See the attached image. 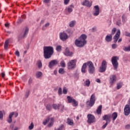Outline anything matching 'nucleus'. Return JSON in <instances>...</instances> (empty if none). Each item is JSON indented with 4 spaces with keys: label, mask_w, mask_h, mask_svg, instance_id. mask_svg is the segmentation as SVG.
Instances as JSON below:
<instances>
[{
    "label": "nucleus",
    "mask_w": 130,
    "mask_h": 130,
    "mask_svg": "<svg viewBox=\"0 0 130 130\" xmlns=\"http://www.w3.org/2000/svg\"><path fill=\"white\" fill-rule=\"evenodd\" d=\"M87 35H82L78 39H76L75 42V44L77 47H83L87 43Z\"/></svg>",
    "instance_id": "f257e3e1"
},
{
    "label": "nucleus",
    "mask_w": 130,
    "mask_h": 130,
    "mask_svg": "<svg viewBox=\"0 0 130 130\" xmlns=\"http://www.w3.org/2000/svg\"><path fill=\"white\" fill-rule=\"evenodd\" d=\"M54 51L53 50V47L51 46H45L44 47V57L45 59H49L50 58Z\"/></svg>",
    "instance_id": "f03ea898"
},
{
    "label": "nucleus",
    "mask_w": 130,
    "mask_h": 130,
    "mask_svg": "<svg viewBox=\"0 0 130 130\" xmlns=\"http://www.w3.org/2000/svg\"><path fill=\"white\" fill-rule=\"evenodd\" d=\"M96 99L95 98V94H92L90 98V100L86 102V105L88 107H92L95 104Z\"/></svg>",
    "instance_id": "7ed1b4c3"
},
{
    "label": "nucleus",
    "mask_w": 130,
    "mask_h": 130,
    "mask_svg": "<svg viewBox=\"0 0 130 130\" xmlns=\"http://www.w3.org/2000/svg\"><path fill=\"white\" fill-rule=\"evenodd\" d=\"M87 67H88V72L90 74H94L95 73V67L94 64L91 61L87 62Z\"/></svg>",
    "instance_id": "20e7f679"
},
{
    "label": "nucleus",
    "mask_w": 130,
    "mask_h": 130,
    "mask_svg": "<svg viewBox=\"0 0 130 130\" xmlns=\"http://www.w3.org/2000/svg\"><path fill=\"white\" fill-rule=\"evenodd\" d=\"M118 59V57L117 56H113L112 58L111 61L115 70H117L118 68V62L117 61Z\"/></svg>",
    "instance_id": "39448f33"
},
{
    "label": "nucleus",
    "mask_w": 130,
    "mask_h": 130,
    "mask_svg": "<svg viewBox=\"0 0 130 130\" xmlns=\"http://www.w3.org/2000/svg\"><path fill=\"white\" fill-rule=\"evenodd\" d=\"M77 60H72L68 63V70H73L76 68Z\"/></svg>",
    "instance_id": "423d86ee"
},
{
    "label": "nucleus",
    "mask_w": 130,
    "mask_h": 130,
    "mask_svg": "<svg viewBox=\"0 0 130 130\" xmlns=\"http://www.w3.org/2000/svg\"><path fill=\"white\" fill-rule=\"evenodd\" d=\"M107 68V62L105 60H103L102 63V66L100 67L99 72L100 73H104L106 71V68Z\"/></svg>",
    "instance_id": "0eeeda50"
},
{
    "label": "nucleus",
    "mask_w": 130,
    "mask_h": 130,
    "mask_svg": "<svg viewBox=\"0 0 130 130\" xmlns=\"http://www.w3.org/2000/svg\"><path fill=\"white\" fill-rule=\"evenodd\" d=\"M59 37L60 40H62V41H66L67 39L69 38V37L68 36V34L64 32H62L59 34Z\"/></svg>",
    "instance_id": "6e6552de"
},
{
    "label": "nucleus",
    "mask_w": 130,
    "mask_h": 130,
    "mask_svg": "<svg viewBox=\"0 0 130 130\" xmlns=\"http://www.w3.org/2000/svg\"><path fill=\"white\" fill-rule=\"evenodd\" d=\"M87 122L89 123H93V122H95V117L94 115L92 114H88L87 115Z\"/></svg>",
    "instance_id": "1a4fd4ad"
},
{
    "label": "nucleus",
    "mask_w": 130,
    "mask_h": 130,
    "mask_svg": "<svg viewBox=\"0 0 130 130\" xmlns=\"http://www.w3.org/2000/svg\"><path fill=\"white\" fill-rule=\"evenodd\" d=\"M56 64H58V61L57 60H52L49 62L48 67L50 69H51Z\"/></svg>",
    "instance_id": "9d476101"
},
{
    "label": "nucleus",
    "mask_w": 130,
    "mask_h": 130,
    "mask_svg": "<svg viewBox=\"0 0 130 130\" xmlns=\"http://www.w3.org/2000/svg\"><path fill=\"white\" fill-rule=\"evenodd\" d=\"M100 12V9L99 8V6L96 5L94 7V11H93V16H98Z\"/></svg>",
    "instance_id": "9b49d317"
},
{
    "label": "nucleus",
    "mask_w": 130,
    "mask_h": 130,
    "mask_svg": "<svg viewBox=\"0 0 130 130\" xmlns=\"http://www.w3.org/2000/svg\"><path fill=\"white\" fill-rule=\"evenodd\" d=\"M120 36V30L118 29L115 36L113 38L114 43H116V42H117V40L119 39Z\"/></svg>",
    "instance_id": "f8f14e48"
},
{
    "label": "nucleus",
    "mask_w": 130,
    "mask_h": 130,
    "mask_svg": "<svg viewBox=\"0 0 130 130\" xmlns=\"http://www.w3.org/2000/svg\"><path fill=\"white\" fill-rule=\"evenodd\" d=\"M28 32H29V28L27 27H25L21 33V35L23 38H25V37L27 36V34H28Z\"/></svg>",
    "instance_id": "ddd939ff"
},
{
    "label": "nucleus",
    "mask_w": 130,
    "mask_h": 130,
    "mask_svg": "<svg viewBox=\"0 0 130 130\" xmlns=\"http://www.w3.org/2000/svg\"><path fill=\"white\" fill-rule=\"evenodd\" d=\"M110 118H111V115H105L103 117V120H106V122H110Z\"/></svg>",
    "instance_id": "4468645a"
},
{
    "label": "nucleus",
    "mask_w": 130,
    "mask_h": 130,
    "mask_svg": "<svg viewBox=\"0 0 130 130\" xmlns=\"http://www.w3.org/2000/svg\"><path fill=\"white\" fill-rule=\"evenodd\" d=\"M82 6H85V7H88V8H90L92 6V3H90L88 0H85L82 3Z\"/></svg>",
    "instance_id": "2eb2a0df"
},
{
    "label": "nucleus",
    "mask_w": 130,
    "mask_h": 130,
    "mask_svg": "<svg viewBox=\"0 0 130 130\" xmlns=\"http://www.w3.org/2000/svg\"><path fill=\"white\" fill-rule=\"evenodd\" d=\"M87 62L86 63H84L81 69V72L82 73H83V74H85V73H86V69H87Z\"/></svg>",
    "instance_id": "dca6fc26"
},
{
    "label": "nucleus",
    "mask_w": 130,
    "mask_h": 130,
    "mask_svg": "<svg viewBox=\"0 0 130 130\" xmlns=\"http://www.w3.org/2000/svg\"><path fill=\"white\" fill-rule=\"evenodd\" d=\"M14 114H15V113L14 112L10 113L9 116V118L7 120L8 122H9V123H11V122L13 121V120L12 119V117H13V115H14Z\"/></svg>",
    "instance_id": "f3484780"
},
{
    "label": "nucleus",
    "mask_w": 130,
    "mask_h": 130,
    "mask_svg": "<svg viewBox=\"0 0 130 130\" xmlns=\"http://www.w3.org/2000/svg\"><path fill=\"white\" fill-rule=\"evenodd\" d=\"M75 8L73 5H71L70 6H69L67 8L68 13H72L73 12V9Z\"/></svg>",
    "instance_id": "a211bd4d"
},
{
    "label": "nucleus",
    "mask_w": 130,
    "mask_h": 130,
    "mask_svg": "<svg viewBox=\"0 0 130 130\" xmlns=\"http://www.w3.org/2000/svg\"><path fill=\"white\" fill-rule=\"evenodd\" d=\"M67 100H68V103H72V102H74L75 99L73 97H71L70 96H68Z\"/></svg>",
    "instance_id": "6ab92c4d"
},
{
    "label": "nucleus",
    "mask_w": 130,
    "mask_h": 130,
    "mask_svg": "<svg viewBox=\"0 0 130 130\" xmlns=\"http://www.w3.org/2000/svg\"><path fill=\"white\" fill-rule=\"evenodd\" d=\"M102 111V105H100L98 107V109L96 110V113L98 114H101Z\"/></svg>",
    "instance_id": "aec40b11"
},
{
    "label": "nucleus",
    "mask_w": 130,
    "mask_h": 130,
    "mask_svg": "<svg viewBox=\"0 0 130 130\" xmlns=\"http://www.w3.org/2000/svg\"><path fill=\"white\" fill-rule=\"evenodd\" d=\"M106 40L107 42H110V41L112 40V36H111V35H110V36H107L106 37Z\"/></svg>",
    "instance_id": "412c9836"
},
{
    "label": "nucleus",
    "mask_w": 130,
    "mask_h": 130,
    "mask_svg": "<svg viewBox=\"0 0 130 130\" xmlns=\"http://www.w3.org/2000/svg\"><path fill=\"white\" fill-rule=\"evenodd\" d=\"M110 83L112 84L114 82L116 81V76H115V75H112V77L110 78Z\"/></svg>",
    "instance_id": "4be33fe9"
},
{
    "label": "nucleus",
    "mask_w": 130,
    "mask_h": 130,
    "mask_svg": "<svg viewBox=\"0 0 130 130\" xmlns=\"http://www.w3.org/2000/svg\"><path fill=\"white\" fill-rule=\"evenodd\" d=\"M36 64L39 69L42 68V62H41V60L37 61Z\"/></svg>",
    "instance_id": "5701e85b"
},
{
    "label": "nucleus",
    "mask_w": 130,
    "mask_h": 130,
    "mask_svg": "<svg viewBox=\"0 0 130 130\" xmlns=\"http://www.w3.org/2000/svg\"><path fill=\"white\" fill-rule=\"evenodd\" d=\"M64 54L67 56H71V55H72L73 54V53L70 52V51L69 50L66 49V51L64 52Z\"/></svg>",
    "instance_id": "b1692460"
},
{
    "label": "nucleus",
    "mask_w": 130,
    "mask_h": 130,
    "mask_svg": "<svg viewBox=\"0 0 130 130\" xmlns=\"http://www.w3.org/2000/svg\"><path fill=\"white\" fill-rule=\"evenodd\" d=\"M112 117L113 118V121H114V120H115L116 119V118H117V113L116 112H114L112 114Z\"/></svg>",
    "instance_id": "393cba45"
},
{
    "label": "nucleus",
    "mask_w": 130,
    "mask_h": 130,
    "mask_svg": "<svg viewBox=\"0 0 130 130\" xmlns=\"http://www.w3.org/2000/svg\"><path fill=\"white\" fill-rule=\"evenodd\" d=\"M60 106H61V105L60 104L56 105V104H54L53 105V108L55 110L59 109V107H60Z\"/></svg>",
    "instance_id": "a878e982"
},
{
    "label": "nucleus",
    "mask_w": 130,
    "mask_h": 130,
    "mask_svg": "<svg viewBox=\"0 0 130 130\" xmlns=\"http://www.w3.org/2000/svg\"><path fill=\"white\" fill-rule=\"evenodd\" d=\"M54 120V119L53 118H51L50 119V122L48 124V126L49 127H51L53 125V121Z\"/></svg>",
    "instance_id": "bb28decb"
},
{
    "label": "nucleus",
    "mask_w": 130,
    "mask_h": 130,
    "mask_svg": "<svg viewBox=\"0 0 130 130\" xmlns=\"http://www.w3.org/2000/svg\"><path fill=\"white\" fill-rule=\"evenodd\" d=\"M67 123L69 124V125H73V124H74V122L72 119L68 118L67 119Z\"/></svg>",
    "instance_id": "cd10ccee"
},
{
    "label": "nucleus",
    "mask_w": 130,
    "mask_h": 130,
    "mask_svg": "<svg viewBox=\"0 0 130 130\" xmlns=\"http://www.w3.org/2000/svg\"><path fill=\"white\" fill-rule=\"evenodd\" d=\"M9 47V40L6 41L4 45V48L6 50H7L8 48Z\"/></svg>",
    "instance_id": "c85d7f7f"
},
{
    "label": "nucleus",
    "mask_w": 130,
    "mask_h": 130,
    "mask_svg": "<svg viewBox=\"0 0 130 130\" xmlns=\"http://www.w3.org/2000/svg\"><path fill=\"white\" fill-rule=\"evenodd\" d=\"M36 76L37 78H39L42 76V72L38 71L36 73Z\"/></svg>",
    "instance_id": "c756f323"
},
{
    "label": "nucleus",
    "mask_w": 130,
    "mask_h": 130,
    "mask_svg": "<svg viewBox=\"0 0 130 130\" xmlns=\"http://www.w3.org/2000/svg\"><path fill=\"white\" fill-rule=\"evenodd\" d=\"M72 103L73 106H74V107H77V106L79 105V103L78 102V101H77L75 100Z\"/></svg>",
    "instance_id": "7c9ffc66"
},
{
    "label": "nucleus",
    "mask_w": 130,
    "mask_h": 130,
    "mask_svg": "<svg viewBox=\"0 0 130 130\" xmlns=\"http://www.w3.org/2000/svg\"><path fill=\"white\" fill-rule=\"evenodd\" d=\"M123 50H124V51H130V46H128V47H123Z\"/></svg>",
    "instance_id": "2f4dec72"
},
{
    "label": "nucleus",
    "mask_w": 130,
    "mask_h": 130,
    "mask_svg": "<svg viewBox=\"0 0 130 130\" xmlns=\"http://www.w3.org/2000/svg\"><path fill=\"white\" fill-rule=\"evenodd\" d=\"M84 86H86V87H89L90 86V80L89 79H87L84 82Z\"/></svg>",
    "instance_id": "473e14b6"
},
{
    "label": "nucleus",
    "mask_w": 130,
    "mask_h": 130,
    "mask_svg": "<svg viewBox=\"0 0 130 130\" xmlns=\"http://www.w3.org/2000/svg\"><path fill=\"white\" fill-rule=\"evenodd\" d=\"M59 74H60L61 75H63L66 72L64 71V70L62 68H60L58 70Z\"/></svg>",
    "instance_id": "72a5a7b5"
},
{
    "label": "nucleus",
    "mask_w": 130,
    "mask_h": 130,
    "mask_svg": "<svg viewBox=\"0 0 130 130\" xmlns=\"http://www.w3.org/2000/svg\"><path fill=\"white\" fill-rule=\"evenodd\" d=\"M50 119V118L48 117L45 121H43V124H44V125H46V124H47V123L48 122V121H49V120Z\"/></svg>",
    "instance_id": "f704fd0d"
},
{
    "label": "nucleus",
    "mask_w": 130,
    "mask_h": 130,
    "mask_svg": "<svg viewBox=\"0 0 130 130\" xmlns=\"http://www.w3.org/2000/svg\"><path fill=\"white\" fill-rule=\"evenodd\" d=\"M122 87V83L120 82L119 83L117 84V89L119 90V89H120Z\"/></svg>",
    "instance_id": "c9c22d12"
},
{
    "label": "nucleus",
    "mask_w": 130,
    "mask_h": 130,
    "mask_svg": "<svg viewBox=\"0 0 130 130\" xmlns=\"http://www.w3.org/2000/svg\"><path fill=\"white\" fill-rule=\"evenodd\" d=\"M32 128H34V123L31 122L30 125L28 126V129L32 130Z\"/></svg>",
    "instance_id": "e433bc0d"
},
{
    "label": "nucleus",
    "mask_w": 130,
    "mask_h": 130,
    "mask_svg": "<svg viewBox=\"0 0 130 130\" xmlns=\"http://www.w3.org/2000/svg\"><path fill=\"white\" fill-rule=\"evenodd\" d=\"M49 25H50V23H49V22H47V23H46L45 25L42 27V30H45V27H48Z\"/></svg>",
    "instance_id": "4c0bfd02"
},
{
    "label": "nucleus",
    "mask_w": 130,
    "mask_h": 130,
    "mask_svg": "<svg viewBox=\"0 0 130 130\" xmlns=\"http://www.w3.org/2000/svg\"><path fill=\"white\" fill-rule=\"evenodd\" d=\"M126 20V17H125V15H123L122 16V22H123V23H125Z\"/></svg>",
    "instance_id": "58836bf2"
},
{
    "label": "nucleus",
    "mask_w": 130,
    "mask_h": 130,
    "mask_svg": "<svg viewBox=\"0 0 130 130\" xmlns=\"http://www.w3.org/2000/svg\"><path fill=\"white\" fill-rule=\"evenodd\" d=\"M46 108L47 110L50 111L51 110V105H47L46 107Z\"/></svg>",
    "instance_id": "ea45409f"
},
{
    "label": "nucleus",
    "mask_w": 130,
    "mask_h": 130,
    "mask_svg": "<svg viewBox=\"0 0 130 130\" xmlns=\"http://www.w3.org/2000/svg\"><path fill=\"white\" fill-rule=\"evenodd\" d=\"M116 32V28H113L112 29V32L111 34V35L112 36L114 34H115Z\"/></svg>",
    "instance_id": "a19ab883"
},
{
    "label": "nucleus",
    "mask_w": 130,
    "mask_h": 130,
    "mask_svg": "<svg viewBox=\"0 0 130 130\" xmlns=\"http://www.w3.org/2000/svg\"><path fill=\"white\" fill-rule=\"evenodd\" d=\"M60 64L62 68H66V63L64 62V61H61Z\"/></svg>",
    "instance_id": "79ce46f5"
},
{
    "label": "nucleus",
    "mask_w": 130,
    "mask_h": 130,
    "mask_svg": "<svg viewBox=\"0 0 130 130\" xmlns=\"http://www.w3.org/2000/svg\"><path fill=\"white\" fill-rule=\"evenodd\" d=\"M69 26H70V27H74L75 26V21H72L70 22V23L69 24Z\"/></svg>",
    "instance_id": "37998d69"
},
{
    "label": "nucleus",
    "mask_w": 130,
    "mask_h": 130,
    "mask_svg": "<svg viewBox=\"0 0 130 130\" xmlns=\"http://www.w3.org/2000/svg\"><path fill=\"white\" fill-rule=\"evenodd\" d=\"M3 118H4V114L2 111H0V120H3Z\"/></svg>",
    "instance_id": "c03bdc74"
},
{
    "label": "nucleus",
    "mask_w": 130,
    "mask_h": 130,
    "mask_svg": "<svg viewBox=\"0 0 130 130\" xmlns=\"http://www.w3.org/2000/svg\"><path fill=\"white\" fill-rule=\"evenodd\" d=\"M62 92L63 94H67L68 93V89H67V87H63Z\"/></svg>",
    "instance_id": "a18cd8bd"
},
{
    "label": "nucleus",
    "mask_w": 130,
    "mask_h": 130,
    "mask_svg": "<svg viewBox=\"0 0 130 130\" xmlns=\"http://www.w3.org/2000/svg\"><path fill=\"white\" fill-rule=\"evenodd\" d=\"M56 49L57 51H60L61 50V46H57Z\"/></svg>",
    "instance_id": "49530a36"
},
{
    "label": "nucleus",
    "mask_w": 130,
    "mask_h": 130,
    "mask_svg": "<svg viewBox=\"0 0 130 130\" xmlns=\"http://www.w3.org/2000/svg\"><path fill=\"white\" fill-rule=\"evenodd\" d=\"M58 93L59 94V95H61L62 94V89H61V87L59 88Z\"/></svg>",
    "instance_id": "de8ad7c7"
},
{
    "label": "nucleus",
    "mask_w": 130,
    "mask_h": 130,
    "mask_svg": "<svg viewBox=\"0 0 130 130\" xmlns=\"http://www.w3.org/2000/svg\"><path fill=\"white\" fill-rule=\"evenodd\" d=\"M29 91H26L25 94V98L26 99L28 98V97H29Z\"/></svg>",
    "instance_id": "09e8293b"
},
{
    "label": "nucleus",
    "mask_w": 130,
    "mask_h": 130,
    "mask_svg": "<svg viewBox=\"0 0 130 130\" xmlns=\"http://www.w3.org/2000/svg\"><path fill=\"white\" fill-rule=\"evenodd\" d=\"M117 47V45L115 44H113L112 45V48H113V49H115V48H116Z\"/></svg>",
    "instance_id": "8fccbe9b"
},
{
    "label": "nucleus",
    "mask_w": 130,
    "mask_h": 130,
    "mask_svg": "<svg viewBox=\"0 0 130 130\" xmlns=\"http://www.w3.org/2000/svg\"><path fill=\"white\" fill-rule=\"evenodd\" d=\"M15 54L18 57L20 56V52L18 50L15 52Z\"/></svg>",
    "instance_id": "3c124183"
},
{
    "label": "nucleus",
    "mask_w": 130,
    "mask_h": 130,
    "mask_svg": "<svg viewBox=\"0 0 130 130\" xmlns=\"http://www.w3.org/2000/svg\"><path fill=\"white\" fill-rule=\"evenodd\" d=\"M116 24L118 26H120L121 25V22L120 21V20H119L117 21Z\"/></svg>",
    "instance_id": "603ef678"
},
{
    "label": "nucleus",
    "mask_w": 130,
    "mask_h": 130,
    "mask_svg": "<svg viewBox=\"0 0 130 130\" xmlns=\"http://www.w3.org/2000/svg\"><path fill=\"white\" fill-rule=\"evenodd\" d=\"M70 3V0H64V4L67 5Z\"/></svg>",
    "instance_id": "864d4df0"
},
{
    "label": "nucleus",
    "mask_w": 130,
    "mask_h": 130,
    "mask_svg": "<svg viewBox=\"0 0 130 130\" xmlns=\"http://www.w3.org/2000/svg\"><path fill=\"white\" fill-rule=\"evenodd\" d=\"M63 126V125H61L60 126H59L57 129L55 128L54 130H61L62 129V127Z\"/></svg>",
    "instance_id": "5fc2aeb1"
},
{
    "label": "nucleus",
    "mask_w": 130,
    "mask_h": 130,
    "mask_svg": "<svg viewBox=\"0 0 130 130\" xmlns=\"http://www.w3.org/2000/svg\"><path fill=\"white\" fill-rule=\"evenodd\" d=\"M23 21H24V20L23 19H19L18 20V21H17V23H18V24H21L22 22H23Z\"/></svg>",
    "instance_id": "6e6d98bb"
},
{
    "label": "nucleus",
    "mask_w": 130,
    "mask_h": 130,
    "mask_svg": "<svg viewBox=\"0 0 130 130\" xmlns=\"http://www.w3.org/2000/svg\"><path fill=\"white\" fill-rule=\"evenodd\" d=\"M43 3L44 4H49V3L50 2V0H43Z\"/></svg>",
    "instance_id": "4d7b16f0"
},
{
    "label": "nucleus",
    "mask_w": 130,
    "mask_h": 130,
    "mask_svg": "<svg viewBox=\"0 0 130 130\" xmlns=\"http://www.w3.org/2000/svg\"><path fill=\"white\" fill-rule=\"evenodd\" d=\"M125 36H127V37H130V33L127 31L125 32Z\"/></svg>",
    "instance_id": "13d9d810"
},
{
    "label": "nucleus",
    "mask_w": 130,
    "mask_h": 130,
    "mask_svg": "<svg viewBox=\"0 0 130 130\" xmlns=\"http://www.w3.org/2000/svg\"><path fill=\"white\" fill-rule=\"evenodd\" d=\"M108 122H106V123L102 126L103 128H105L106 126H107V125L108 124Z\"/></svg>",
    "instance_id": "bf43d9fd"
},
{
    "label": "nucleus",
    "mask_w": 130,
    "mask_h": 130,
    "mask_svg": "<svg viewBox=\"0 0 130 130\" xmlns=\"http://www.w3.org/2000/svg\"><path fill=\"white\" fill-rule=\"evenodd\" d=\"M15 127V124H11L10 125V128L12 130Z\"/></svg>",
    "instance_id": "052dcab7"
},
{
    "label": "nucleus",
    "mask_w": 130,
    "mask_h": 130,
    "mask_svg": "<svg viewBox=\"0 0 130 130\" xmlns=\"http://www.w3.org/2000/svg\"><path fill=\"white\" fill-rule=\"evenodd\" d=\"M125 128L126 129H129L130 128V125L129 124H127L125 126Z\"/></svg>",
    "instance_id": "680f3d73"
},
{
    "label": "nucleus",
    "mask_w": 130,
    "mask_h": 130,
    "mask_svg": "<svg viewBox=\"0 0 130 130\" xmlns=\"http://www.w3.org/2000/svg\"><path fill=\"white\" fill-rule=\"evenodd\" d=\"M28 83L32 84V78H29V79L28 80Z\"/></svg>",
    "instance_id": "e2e57ef3"
},
{
    "label": "nucleus",
    "mask_w": 130,
    "mask_h": 130,
    "mask_svg": "<svg viewBox=\"0 0 130 130\" xmlns=\"http://www.w3.org/2000/svg\"><path fill=\"white\" fill-rule=\"evenodd\" d=\"M12 130H19V127L15 126Z\"/></svg>",
    "instance_id": "0e129e2a"
},
{
    "label": "nucleus",
    "mask_w": 130,
    "mask_h": 130,
    "mask_svg": "<svg viewBox=\"0 0 130 130\" xmlns=\"http://www.w3.org/2000/svg\"><path fill=\"white\" fill-rule=\"evenodd\" d=\"M2 78H5V76H6V74H5V72H3L2 74Z\"/></svg>",
    "instance_id": "69168bd1"
},
{
    "label": "nucleus",
    "mask_w": 130,
    "mask_h": 130,
    "mask_svg": "<svg viewBox=\"0 0 130 130\" xmlns=\"http://www.w3.org/2000/svg\"><path fill=\"white\" fill-rule=\"evenodd\" d=\"M25 18H26V15H23L21 16V18L22 20H24V19H25Z\"/></svg>",
    "instance_id": "338daca9"
},
{
    "label": "nucleus",
    "mask_w": 130,
    "mask_h": 130,
    "mask_svg": "<svg viewBox=\"0 0 130 130\" xmlns=\"http://www.w3.org/2000/svg\"><path fill=\"white\" fill-rule=\"evenodd\" d=\"M5 27L9 28V26H10V23H6V24H5Z\"/></svg>",
    "instance_id": "774afa93"
}]
</instances>
